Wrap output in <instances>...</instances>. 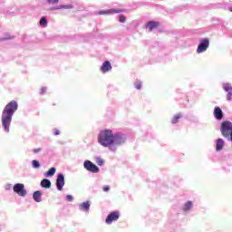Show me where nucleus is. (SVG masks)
I'll use <instances>...</instances> for the list:
<instances>
[{
	"label": "nucleus",
	"mask_w": 232,
	"mask_h": 232,
	"mask_svg": "<svg viewBox=\"0 0 232 232\" xmlns=\"http://www.w3.org/2000/svg\"><path fill=\"white\" fill-rule=\"evenodd\" d=\"M98 141L102 146L108 148V146H112V144H116L117 146L124 144L125 139L122 134L113 135L111 130H105L100 133Z\"/></svg>",
	"instance_id": "obj_1"
},
{
	"label": "nucleus",
	"mask_w": 232,
	"mask_h": 232,
	"mask_svg": "<svg viewBox=\"0 0 232 232\" xmlns=\"http://www.w3.org/2000/svg\"><path fill=\"white\" fill-rule=\"evenodd\" d=\"M17 102L12 101L10 102L5 108L2 116V125L5 131H10V123L12 122V117H14V113L17 111Z\"/></svg>",
	"instance_id": "obj_2"
},
{
	"label": "nucleus",
	"mask_w": 232,
	"mask_h": 232,
	"mask_svg": "<svg viewBox=\"0 0 232 232\" xmlns=\"http://www.w3.org/2000/svg\"><path fill=\"white\" fill-rule=\"evenodd\" d=\"M83 167L87 171H90L91 173H99L100 169L97 165L93 164V162L90 160H85L83 163Z\"/></svg>",
	"instance_id": "obj_3"
},
{
	"label": "nucleus",
	"mask_w": 232,
	"mask_h": 232,
	"mask_svg": "<svg viewBox=\"0 0 232 232\" xmlns=\"http://www.w3.org/2000/svg\"><path fill=\"white\" fill-rule=\"evenodd\" d=\"M120 218L121 214L119 213V211H113L107 216L105 223L108 225L112 224L113 222H117V220H119Z\"/></svg>",
	"instance_id": "obj_4"
},
{
	"label": "nucleus",
	"mask_w": 232,
	"mask_h": 232,
	"mask_svg": "<svg viewBox=\"0 0 232 232\" xmlns=\"http://www.w3.org/2000/svg\"><path fill=\"white\" fill-rule=\"evenodd\" d=\"M13 190L14 193H17L19 197H26V189H24V184L23 183H16L14 186Z\"/></svg>",
	"instance_id": "obj_5"
},
{
	"label": "nucleus",
	"mask_w": 232,
	"mask_h": 232,
	"mask_svg": "<svg viewBox=\"0 0 232 232\" xmlns=\"http://www.w3.org/2000/svg\"><path fill=\"white\" fill-rule=\"evenodd\" d=\"M209 48V40L208 38L202 39L199 45L198 46L197 52L198 53H202V52H206Z\"/></svg>",
	"instance_id": "obj_6"
},
{
	"label": "nucleus",
	"mask_w": 232,
	"mask_h": 232,
	"mask_svg": "<svg viewBox=\"0 0 232 232\" xmlns=\"http://www.w3.org/2000/svg\"><path fill=\"white\" fill-rule=\"evenodd\" d=\"M64 187V175L58 174L56 179V188L58 191H63V188Z\"/></svg>",
	"instance_id": "obj_7"
},
{
	"label": "nucleus",
	"mask_w": 232,
	"mask_h": 232,
	"mask_svg": "<svg viewBox=\"0 0 232 232\" xmlns=\"http://www.w3.org/2000/svg\"><path fill=\"white\" fill-rule=\"evenodd\" d=\"M124 12V9H109L106 11H100L99 14L100 15H108V14H121Z\"/></svg>",
	"instance_id": "obj_8"
},
{
	"label": "nucleus",
	"mask_w": 232,
	"mask_h": 232,
	"mask_svg": "<svg viewBox=\"0 0 232 232\" xmlns=\"http://www.w3.org/2000/svg\"><path fill=\"white\" fill-rule=\"evenodd\" d=\"M101 72L102 73H108V72H111V63L110 61H105L101 66Z\"/></svg>",
	"instance_id": "obj_9"
},
{
	"label": "nucleus",
	"mask_w": 232,
	"mask_h": 232,
	"mask_svg": "<svg viewBox=\"0 0 232 232\" xmlns=\"http://www.w3.org/2000/svg\"><path fill=\"white\" fill-rule=\"evenodd\" d=\"M214 117L217 121H222L224 119V112L220 107H215L214 109Z\"/></svg>",
	"instance_id": "obj_10"
},
{
	"label": "nucleus",
	"mask_w": 232,
	"mask_h": 232,
	"mask_svg": "<svg viewBox=\"0 0 232 232\" xmlns=\"http://www.w3.org/2000/svg\"><path fill=\"white\" fill-rule=\"evenodd\" d=\"M223 90H225V92H227V101H231L232 100V86H231V84L225 83L223 85Z\"/></svg>",
	"instance_id": "obj_11"
},
{
	"label": "nucleus",
	"mask_w": 232,
	"mask_h": 232,
	"mask_svg": "<svg viewBox=\"0 0 232 232\" xmlns=\"http://www.w3.org/2000/svg\"><path fill=\"white\" fill-rule=\"evenodd\" d=\"M160 24L159 22L150 21L147 23V28L149 29V32H153L155 28H159Z\"/></svg>",
	"instance_id": "obj_12"
},
{
	"label": "nucleus",
	"mask_w": 232,
	"mask_h": 232,
	"mask_svg": "<svg viewBox=\"0 0 232 232\" xmlns=\"http://www.w3.org/2000/svg\"><path fill=\"white\" fill-rule=\"evenodd\" d=\"M41 197H43V192H41V190H36L33 194L34 202H41Z\"/></svg>",
	"instance_id": "obj_13"
},
{
	"label": "nucleus",
	"mask_w": 232,
	"mask_h": 232,
	"mask_svg": "<svg viewBox=\"0 0 232 232\" xmlns=\"http://www.w3.org/2000/svg\"><path fill=\"white\" fill-rule=\"evenodd\" d=\"M41 187L44 188L45 189H50V188H52V182L49 179H44L41 181Z\"/></svg>",
	"instance_id": "obj_14"
},
{
	"label": "nucleus",
	"mask_w": 232,
	"mask_h": 232,
	"mask_svg": "<svg viewBox=\"0 0 232 232\" xmlns=\"http://www.w3.org/2000/svg\"><path fill=\"white\" fill-rule=\"evenodd\" d=\"M223 148H224V140L218 139L217 143H216V150L222 151Z\"/></svg>",
	"instance_id": "obj_15"
},
{
	"label": "nucleus",
	"mask_w": 232,
	"mask_h": 232,
	"mask_svg": "<svg viewBox=\"0 0 232 232\" xmlns=\"http://www.w3.org/2000/svg\"><path fill=\"white\" fill-rule=\"evenodd\" d=\"M80 209L82 211L84 209L85 211H90V201L83 202L80 205Z\"/></svg>",
	"instance_id": "obj_16"
},
{
	"label": "nucleus",
	"mask_w": 232,
	"mask_h": 232,
	"mask_svg": "<svg viewBox=\"0 0 232 232\" xmlns=\"http://www.w3.org/2000/svg\"><path fill=\"white\" fill-rule=\"evenodd\" d=\"M180 119H182V113H178L174 115L173 118L171 119L172 124H177V122H179Z\"/></svg>",
	"instance_id": "obj_17"
},
{
	"label": "nucleus",
	"mask_w": 232,
	"mask_h": 232,
	"mask_svg": "<svg viewBox=\"0 0 232 232\" xmlns=\"http://www.w3.org/2000/svg\"><path fill=\"white\" fill-rule=\"evenodd\" d=\"M192 207L193 203L191 201H188L187 203H185L183 207V211H189V209H191Z\"/></svg>",
	"instance_id": "obj_18"
},
{
	"label": "nucleus",
	"mask_w": 232,
	"mask_h": 232,
	"mask_svg": "<svg viewBox=\"0 0 232 232\" xmlns=\"http://www.w3.org/2000/svg\"><path fill=\"white\" fill-rule=\"evenodd\" d=\"M55 168H51L46 173H45V177H53L55 175Z\"/></svg>",
	"instance_id": "obj_19"
},
{
	"label": "nucleus",
	"mask_w": 232,
	"mask_h": 232,
	"mask_svg": "<svg viewBox=\"0 0 232 232\" xmlns=\"http://www.w3.org/2000/svg\"><path fill=\"white\" fill-rule=\"evenodd\" d=\"M73 8V5H60L59 7L54 8V10H61V9H72Z\"/></svg>",
	"instance_id": "obj_20"
},
{
	"label": "nucleus",
	"mask_w": 232,
	"mask_h": 232,
	"mask_svg": "<svg viewBox=\"0 0 232 232\" xmlns=\"http://www.w3.org/2000/svg\"><path fill=\"white\" fill-rule=\"evenodd\" d=\"M40 25H41V26H44V27L48 25V21L46 20L45 17L41 18V20H40Z\"/></svg>",
	"instance_id": "obj_21"
},
{
	"label": "nucleus",
	"mask_w": 232,
	"mask_h": 232,
	"mask_svg": "<svg viewBox=\"0 0 232 232\" xmlns=\"http://www.w3.org/2000/svg\"><path fill=\"white\" fill-rule=\"evenodd\" d=\"M134 86L137 90H140V88H142V82H140V81H136Z\"/></svg>",
	"instance_id": "obj_22"
},
{
	"label": "nucleus",
	"mask_w": 232,
	"mask_h": 232,
	"mask_svg": "<svg viewBox=\"0 0 232 232\" xmlns=\"http://www.w3.org/2000/svg\"><path fill=\"white\" fill-rule=\"evenodd\" d=\"M32 164H33V167H34V168H41V163H39V161H37V160H34L32 161Z\"/></svg>",
	"instance_id": "obj_23"
},
{
	"label": "nucleus",
	"mask_w": 232,
	"mask_h": 232,
	"mask_svg": "<svg viewBox=\"0 0 232 232\" xmlns=\"http://www.w3.org/2000/svg\"><path fill=\"white\" fill-rule=\"evenodd\" d=\"M96 164H98V166H102V164H104V160L101 158H98L96 160Z\"/></svg>",
	"instance_id": "obj_24"
},
{
	"label": "nucleus",
	"mask_w": 232,
	"mask_h": 232,
	"mask_svg": "<svg viewBox=\"0 0 232 232\" xmlns=\"http://www.w3.org/2000/svg\"><path fill=\"white\" fill-rule=\"evenodd\" d=\"M119 21H120V23H126V16H124L122 14L120 15Z\"/></svg>",
	"instance_id": "obj_25"
},
{
	"label": "nucleus",
	"mask_w": 232,
	"mask_h": 232,
	"mask_svg": "<svg viewBox=\"0 0 232 232\" xmlns=\"http://www.w3.org/2000/svg\"><path fill=\"white\" fill-rule=\"evenodd\" d=\"M49 5H57L59 3V0H46Z\"/></svg>",
	"instance_id": "obj_26"
},
{
	"label": "nucleus",
	"mask_w": 232,
	"mask_h": 232,
	"mask_svg": "<svg viewBox=\"0 0 232 232\" xmlns=\"http://www.w3.org/2000/svg\"><path fill=\"white\" fill-rule=\"evenodd\" d=\"M46 92H47L46 87H42V88L40 89V94H41V95H44V93H46Z\"/></svg>",
	"instance_id": "obj_27"
},
{
	"label": "nucleus",
	"mask_w": 232,
	"mask_h": 232,
	"mask_svg": "<svg viewBox=\"0 0 232 232\" xmlns=\"http://www.w3.org/2000/svg\"><path fill=\"white\" fill-rule=\"evenodd\" d=\"M67 200L68 202H72V200H73V197L72 195H67Z\"/></svg>",
	"instance_id": "obj_28"
},
{
	"label": "nucleus",
	"mask_w": 232,
	"mask_h": 232,
	"mask_svg": "<svg viewBox=\"0 0 232 232\" xmlns=\"http://www.w3.org/2000/svg\"><path fill=\"white\" fill-rule=\"evenodd\" d=\"M103 191L108 192L110 191V186L106 185L103 187Z\"/></svg>",
	"instance_id": "obj_29"
},
{
	"label": "nucleus",
	"mask_w": 232,
	"mask_h": 232,
	"mask_svg": "<svg viewBox=\"0 0 232 232\" xmlns=\"http://www.w3.org/2000/svg\"><path fill=\"white\" fill-rule=\"evenodd\" d=\"M34 153H39V151H41V148L38 149H34Z\"/></svg>",
	"instance_id": "obj_30"
},
{
	"label": "nucleus",
	"mask_w": 232,
	"mask_h": 232,
	"mask_svg": "<svg viewBox=\"0 0 232 232\" xmlns=\"http://www.w3.org/2000/svg\"><path fill=\"white\" fill-rule=\"evenodd\" d=\"M7 39H14V36L4 37L2 41H6Z\"/></svg>",
	"instance_id": "obj_31"
},
{
	"label": "nucleus",
	"mask_w": 232,
	"mask_h": 232,
	"mask_svg": "<svg viewBox=\"0 0 232 232\" xmlns=\"http://www.w3.org/2000/svg\"><path fill=\"white\" fill-rule=\"evenodd\" d=\"M60 133L61 132L59 131V130H57V129L54 130V135H60Z\"/></svg>",
	"instance_id": "obj_32"
}]
</instances>
